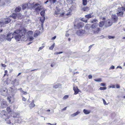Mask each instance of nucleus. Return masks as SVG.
<instances>
[{
    "label": "nucleus",
    "mask_w": 125,
    "mask_h": 125,
    "mask_svg": "<svg viewBox=\"0 0 125 125\" xmlns=\"http://www.w3.org/2000/svg\"><path fill=\"white\" fill-rule=\"evenodd\" d=\"M26 32V31L24 29H17L14 31L12 33V35L13 36H14L15 39L16 41H25L27 40L25 36Z\"/></svg>",
    "instance_id": "1"
},
{
    "label": "nucleus",
    "mask_w": 125,
    "mask_h": 125,
    "mask_svg": "<svg viewBox=\"0 0 125 125\" xmlns=\"http://www.w3.org/2000/svg\"><path fill=\"white\" fill-rule=\"evenodd\" d=\"M0 38V39H2V40H7L10 41L13 38V36L12 35V33H11L8 34L6 36L4 35H1Z\"/></svg>",
    "instance_id": "2"
},
{
    "label": "nucleus",
    "mask_w": 125,
    "mask_h": 125,
    "mask_svg": "<svg viewBox=\"0 0 125 125\" xmlns=\"http://www.w3.org/2000/svg\"><path fill=\"white\" fill-rule=\"evenodd\" d=\"M0 115L1 117L3 119H6L10 118V114L4 110L1 111L0 113Z\"/></svg>",
    "instance_id": "3"
},
{
    "label": "nucleus",
    "mask_w": 125,
    "mask_h": 125,
    "mask_svg": "<svg viewBox=\"0 0 125 125\" xmlns=\"http://www.w3.org/2000/svg\"><path fill=\"white\" fill-rule=\"evenodd\" d=\"M31 7L29 8V9L30 8L31 9L32 8H35V11L37 12H38L40 11L41 9V6L39 4L37 3L34 4V3H33L31 4Z\"/></svg>",
    "instance_id": "4"
},
{
    "label": "nucleus",
    "mask_w": 125,
    "mask_h": 125,
    "mask_svg": "<svg viewBox=\"0 0 125 125\" xmlns=\"http://www.w3.org/2000/svg\"><path fill=\"white\" fill-rule=\"evenodd\" d=\"M33 35V32L32 31H28L27 33L26 36H25L26 38H29V41H31L33 40L34 38L32 36ZM27 39V38H26Z\"/></svg>",
    "instance_id": "5"
},
{
    "label": "nucleus",
    "mask_w": 125,
    "mask_h": 125,
    "mask_svg": "<svg viewBox=\"0 0 125 125\" xmlns=\"http://www.w3.org/2000/svg\"><path fill=\"white\" fill-rule=\"evenodd\" d=\"M8 90L5 87H1L0 88V92L2 95L6 96L8 94Z\"/></svg>",
    "instance_id": "6"
},
{
    "label": "nucleus",
    "mask_w": 125,
    "mask_h": 125,
    "mask_svg": "<svg viewBox=\"0 0 125 125\" xmlns=\"http://www.w3.org/2000/svg\"><path fill=\"white\" fill-rule=\"evenodd\" d=\"M85 33V31L82 29H79L76 32L78 36H82L84 35Z\"/></svg>",
    "instance_id": "7"
},
{
    "label": "nucleus",
    "mask_w": 125,
    "mask_h": 125,
    "mask_svg": "<svg viewBox=\"0 0 125 125\" xmlns=\"http://www.w3.org/2000/svg\"><path fill=\"white\" fill-rule=\"evenodd\" d=\"M31 4L28 3H25L23 4L22 6V8L23 10H24L27 7V8L29 9V8L31 7ZM30 9V8H29ZM30 9H31L30 8Z\"/></svg>",
    "instance_id": "8"
},
{
    "label": "nucleus",
    "mask_w": 125,
    "mask_h": 125,
    "mask_svg": "<svg viewBox=\"0 0 125 125\" xmlns=\"http://www.w3.org/2000/svg\"><path fill=\"white\" fill-rule=\"evenodd\" d=\"M111 19L112 21H113V23L116 22L118 20V17L115 14L112 15Z\"/></svg>",
    "instance_id": "9"
},
{
    "label": "nucleus",
    "mask_w": 125,
    "mask_h": 125,
    "mask_svg": "<svg viewBox=\"0 0 125 125\" xmlns=\"http://www.w3.org/2000/svg\"><path fill=\"white\" fill-rule=\"evenodd\" d=\"M7 105V102L6 101H3L1 102V108H5Z\"/></svg>",
    "instance_id": "10"
},
{
    "label": "nucleus",
    "mask_w": 125,
    "mask_h": 125,
    "mask_svg": "<svg viewBox=\"0 0 125 125\" xmlns=\"http://www.w3.org/2000/svg\"><path fill=\"white\" fill-rule=\"evenodd\" d=\"M11 84L14 86L18 85L19 84V81L15 79L12 81Z\"/></svg>",
    "instance_id": "11"
},
{
    "label": "nucleus",
    "mask_w": 125,
    "mask_h": 125,
    "mask_svg": "<svg viewBox=\"0 0 125 125\" xmlns=\"http://www.w3.org/2000/svg\"><path fill=\"white\" fill-rule=\"evenodd\" d=\"M9 91L11 92V93L13 94H14L17 92V89L16 88L14 89L11 87H10L9 88Z\"/></svg>",
    "instance_id": "12"
},
{
    "label": "nucleus",
    "mask_w": 125,
    "mask_h": 125,
    "mask_svg": "<svg viewBox=\"0 0 125 125\" xmlns=\"http://www.w3.org/2000/svg\"><path fill=\"white\" fill-rule=\"evenodd\" d=\"M81 10L83 11H88L90 10L89 8L87 6H83L81 7Z\"/></svg>",
    "instance_id": "13"
},
{
    "label": "nucleus",
    "mask_w": 125,
    "mask_h": 125,
    "mask_svg": "<svg viewBox=\"0 0 125 125\" xmlns=\"http://www.w3.org/2000/svg\"><path fill=\"white\" fill-rule=\"evenodd\" d=\"M54 14L55 15H57V16L59 17H63L64 15V13H59V11H55V12Z\"/></svg>",
    "instance_id": "14"
},
{
    "label": "nucleus",
    "mask_w": 125,
    "mask_h": 125,
    "mask_svg": "<svg viewBox=\"0 0 125 125\" xmlns=\"http://www.w3.org/2000/svg\"><path fill=\"white\" fill-rule=\"evenodd\" d=\"M98 24L97 23H95L93 24L91 26V27L93 30H94V29L97 28L98 27Z\"/></svg>",
    "instance_id": "15"
},
{
    "label": "nucleus",
    "mask_w": 125,
    "mask_h": 125,
    "mask_svg": "<svg viewBox=\"0 0 125 125\" xmlns=\"http://www.w3.org/2000/svg\"><path fill=\"white\" fill-rule=\"evenodd\" d=\"M84 24L82 22L78 23L77 24V27L78 28H82L84 26Z\"/></svg>",
    "instance_id": "16"
},
{
    "label": "nucleus",
    "mask_w": 125,
    "mask_h": 125,
    "mask_svg": "<svg viewBox=\"0 0 125 125\" xmlns=\"http://www.w3.org/2000/svg\"><path fill=\"white\" fill-rule=\"evenodd\" d=\"M73 89L74 92V94H77L79 91V90L77 87H74Z\"/></svg>",
    "instance_id": "17"
},
{
    "label": "nucleus",
    "mask_w": 125,
    "mask_h": 125,
    "mask_svg": "<svg viewBox=\"0 0 125 125\" xmlns=\"http://www.w3.org/2000/svg\"><path fill=\"white\" fill-rule=\"evenodd\" d=\"M112 23L109 20H107L106 21V26L107 27L110 26L112 25Z\"/></svg>",
    "instance_id": "18"
},
{
    "label": "nucleus",
    "mask_w": 125,
    "mask_h": 125,
    "mask_svg": "<svg viewBox=\"0 0 125 125\" xmlns=\"http://www.w3.org/2000/svg\"><path fill=\"white\" fill-rule=\"evenodd\" d=\"M100 29L98 27L96 29H94V30H92L93 32L95 34L98 33L100 31Z\"/></svg>",
    "instance_id": "19"
},
{
    "label": "nucleus",
    "mask_w": 125,
    "mask_h": 125,
    "mask_svg": "<svg viewBox=\"0 0 125 125\" xmlns=\"http://www.w3.org/2000/svg\"><path fill=\"white\" fill-rule=\"evenodd\" d=\"M35 104H34V101L33 100L31 103L29 104V107L30 109H31L32 108L35 106Z\"/></svg>",
    "instance_id": "20"
},
{
    "label": "nucleus",
    "mask_w": 125,
    "mask_h": 125,
    "mask_svg": "<svg viewBox=\"0 0 125 125\" xmlns=\"http://www.w3.org/2000/svg\"><path fill=\"white\" fill-rule=\"evenodd\" d=\"M10 16L14 19H17L16 14L12 13L10 15Z\"/></svg>",
    "instance_id": "21"
},
{
    "label": "nucleus",
    "mask_w": 125,
    "mask_h": 125,
    "mask_svg": "<svg viewBox=\"0 0 125 125\" xmlns=\"http://www.w3.org/2000/svg\"><path fill=\"white\" fill-rule=\"evenodd\" d=\"M83 112L84 114L87 115L89 114L91 112V111L89 110L84 109L83 110Z\"/></svg>",
    "instance_id": "22"
},
{
    "label": "nucleus",
    "mask_w": 125,
    "mask_h": 125,
    "mask_svg": "<svg viewBox=\"0 0 125 125\" xmlns=\"http://www.w3.org/2000/svg\"><path fill=\"white\" fill-rule=\"evenodd\" d=\"M17 14V19H21L22 17V15L20 13H18Z\"/></svg>",
    "instance_id": "23"
},
{
    "label": "nucleus",
    "mask_w": 125,
    "mask_h": 125,
    "mask_svg": "<svg viewBox=\"0 0 125 125\" xmlns=\"http://www.w3.org/2000/svg\"><path fill=\"white\" fill-rule=\"evenodd\" d=\"M124 12L123 10V9L122 7L118 8L117 9V11L116 13H119L120 12Z\"/></svg>",
    "instance_id": "24"
},
{
    "label": "nucleus",
    "mask_w": 125,
    "mask_h": 125,
    "mask_svg": "<svg viewBox=\"0 0 125 125\" xmlns=\"http://www.w3.org/2000/svg\"><path fill=\"white\" fill-rule=\"evenodd\" d=\"M40 33V31H36L34 33V36L35 37H37L39 34Z\"/></svg>",
    "instance_id": "25"
},
{
    "label": "nucleus",
    "mask_w": 125,
    "mask_h": 125,
    "mask_svg": "<svg viewBox=\"0 0 125 125\" xmlns=\"http://www.w3.org/2000/svg\"><path fill=\"white\" fill-rule=\"evenodd\" d=\"M105 21H101L100 22L99 24V26L100 27H103L105 23Z\"/></svg>",
    "instance_id": "26"
},
{
    "label": "nucleus",
    "mask_w": 125,
    "mask_h": 125,
    "mask_svg": "<svg viewBox=\"0 0 125 125\" xmlns=\"http://www.w3.org/2000/svg\"><path fill=\"white\" fill-rule=\"evenodd\" d=\"M80 112L79 111H77L76 112L73 114L71 115V116H73L74 117V116H76L78 114H80Z\"/></svg>",
    "instance_id": "27"
},
{
    "label": "nucleus",
    "mask_w": 125,
    "mask_h": 125,
    "mask_svg": "<svg viewBox=\"0 0 125 125\" xmlns=\"http://www.w3.org/2000/svg\"><path fill=\"white\" fill-rule=\"evenodd\" d=\"M21 7H18L16 8L15 10V12H18L20 11L21 10Z\"/></svg>",
    "instance_id": "28"
},
{
    "label": "nucleus",
    "mask_w": 125,
    "mask_h": 125,
    "mask_svg": "<svg viewBox=\"0 0 125 125\" xmlns=\"http://www.w3.org/2000/svg\"><path fill=\"white\" fill-rule=\"evenodd\" d=\"M60 85L59 84H58L53 86V88H57L60 87Z\"/></svg>",
    "instance_id": "29"
},
{
    "label": "nucleus",
    "mask_w": 125,
    "mask_h": 125,
    "mask_svg": "<svg viewBox=\"0 0 125 125\" xmlns=\"http://www.w3.org/2000/svg\"><path fill=\"white\" fill-rule=\"evenodd\" d=\"M117 14V16H122L123 15L124 13L123 12H119V13H116Z\"/></svg>",
    "instance_id": "30"
},
{
    "label": "nucleus",
    "mask_w": 125,
    "mask_h": 125,
    "mask_svg": "<svg viewBox=\"0 0 125 125\" xmlns=\"http://www.w3.org/2000/svg\"><path fill=\"white\" fill-rule=\"evenodd\" d=\"M83 4L84 6H85L87 5V0H83Z\"/></svg>",
    "instance_id": "31"
},
{
    "label": "nucleus",
    "mask_w": 125,
    "mask_h": 125,
    "mask_svg": "<svg viewBox=\"0 0 125 125\" xmlns=\"http://www.w3.org/2000/svg\"><path fill=\"white\" fill-rule=\"evenodd\" d=\"M7 110L9 113L11 112L12 111V110L10 109V107H7Z\"/></svg>",
    "instance_id": "32"
},
{
    "label": "nucleus",
    "mask_w": 125,
    "mask_h": 125,
    "mask_svg": "<svg viewBox=\"0 0 125 125\" xmlns=\"http://www.w3.org/2000/svg\"><path fill=\"white\" fill-rule=\"evenodd\" d=\"M13 115H14L12 116V117L13 118L17 117H18L19 116L17 113H13Z\"/></svg>",
    "instance_id": "33"
},
{
    "label": "nucleus",
    "mask_w": 125,
    "mask_h": 125,
    "mask_svg": "<svg viewBox=\"0 0 125 125\" xmlns=\"http://www.w3.org/2000/svg\"><path fill=\"white\" fill-rule=\"evenodd\" d=\"M85 17L86 18L89 19L92 16L91 14H89L85 15Z\"/></svg>",
    "instance_id": "34"
},
{
    "label": "nucleus",
    "mask_w": 125,
    "mask_h": 125,
    "mask_svg": "<svg viewBox=\"0 0 125 125\" xmlns=\"http://www.w3.org/2000/svg\"><path fill=\"white\" fill-rule=\"evenodd\" d=\"M5 121H6L7 123L8 124H10L11 123L10 120V119H5Z\"/></svg>",
    "instance_id": "35"
},
{
    "label": "nucleus",
    "mask_w": 125,
    "mask_h": 125,
    "mask_svg": "<svg viewBox=\"0 0 125 125\" xmlns=\"http://www.w3.org/2000/svg\"><path fill=\"white\" fill-rule=\"evenodd\" d=\"M94 81L96 82H101L102 81V80L101 79H94Z\"/></svg>",
    "instance_id": "36"
},
{
    "label": "nucleus",
    "mask_w": 125,
    "mask_h": 125,
    "mask_svg": "<svg viewBox=\"0 0 125 125\" xmlns=\"http://www.w3.org/2000/svg\"><path fill=\"white\" fill-rule=\"evenodd\" d=\"M55 43H54L53 44H52L50 47L49 49L51 50H52L54 46Z\"/></svg>",
    "instance_id": "37"
},
{
    "label": "nucleus",
    "mask_w": 125,
    "mask_h": 125,
    "mask_svg": "<svg viewBox=\"0 0 125 125\" xmlns=\"http://www.w3.org/2000/svg\"><path fill=\"white\" fill-rule=\"evenodd\" d=\"M11 21V20L10 19H7L5 21V23L6 24H8Z\"/></svg>",
    "instance_id": "38"
},
{
    "label": "nucleus",
    "mask_w": 125,
    "mask_h": 125,
    "mask_svg": "<svg viewBox=\"0 0 125 125\" xmlns=\"http://www.w3.org/2000/svg\"><path fill=\"white\" fill-rule=\"evenodd\" d=\"M45 13V11L44 10H43L41 11L40 12L41 15L42 16H44V14Z\"/></svg>",
    "instance_id": "39"
},
{
    "label": "nucleus",
    "mask_w": 125,
    "mask_h": 125,
    "mask_svg": "<svg viewBox=\"0 0 125 125\" xmlns=\"http://www.w3.org/2000/svg\"><path fill=\"white\" fill-rule=\"evenodd\" d=\"M57 0H50L49 1L51 3H54Z\"/></svg>",
    "instance_id": "40"
},
{
    "label": "nucleus",
    "mask_w": 125,
    "mask_h": 125,
    "mask_svg": "<svg viewBox=\"0 0 125 125\" xmlns=\"http://www.w3.org/2000/svg\"><path fill=\"white\" fill-rule=\"evenodd\" d=\"M107 89L106 87H100L99 88V89L101 90H104L106 89Z\"/></svg>",
    "instance_id": "41"
},
{
    "label": "nucleus",
    "mask_w": 125,
    "mask_h": 125,
    "mask_svg": "<svg viewBox=\"0 0 125 125\" xmlns=\"http://www.w3.org/2000/svg\"><path fill=\"white\" fill-rule=\"evenodd\" d=\"M21 93L23 94L26 95L27 94V93L26 92H24L23 91H21Z\"/></svg>",
    "instance_id": "42"
},
{
    "label": "nucleus",
    "mask_w": 125,
    "mask_h": 125,
    "mask_svg": "<svg viewBox=\"0 0 125 125\" xmlns=\"http://www.w3.org/2000/svg\"><path fill=\"white\" fill-rule=\"evenodd\" d=\"M68 95H65L63 97V99L64 100H65L68 98Z\"/></svg>",
    "instance_id": "43"
},
{
    "label": "nucleus",
    "mask_w": 125,
    "mask_h": 125,
    "mask_svg": "<svg viewBox=\"0 0 125 125\" xmlns=\"http://www.w3.org/2000/svg\"><path fill=\"white\" fill-rule=\"evenodd\" d=\"M89 26V25L88 24H86L85 27V29H88L90 27V26Z\"/></svg>",
    "instance_id": "44"
},
{
    "label": "nucleus",
    "mask_w": 125,
    "mask_h": 125,
    "mask_svg": "<svg viewBox=\"0 0 125 125\" xmlns=\"http://www.w3.org/2000/svg\"><path fill=\"white\" fill-rule=\"evenodd\" d=\"M97 21V20L96 19H95L94 20H93L92 21H91V22L92 23H93Z\"/></svg>",
    "instance_id": "45"
},
{
    "label": "nucleus",
    "mask_w": 125,
    "mask_h": 125,
    "mask_svg": "<svg viewBox=\"0 0 125 125\" xmlns=\"http://www.w3.org/2000/svg\"><path fill=\"white\" fill-rule=\"evenodd\" d=\"M115 68V66L113 65H112L110 68L109 69H113Z\"/></svg>",
    "instance_id": "46"
},
{
    "label": "nucleus",
    "mask_w": 125,
    "mask_h": 125,
    "mask_svg": "<svg viewBox=\"0 0 125 125\" xmlns=\"http://www.w3.org/2000/svg\"><path fill=\"white\" fill-rule=\"evenodd\" d=\"M108 37L109 39H114V37L112 36H108Z\"/></svg>",
    "instance_id": "47"
},
{
    "label": "nucleus",
    "mask_w": 125,
    "mask_h": 125,
    "mask_svg": "<svg viewBox=\"0 0 125 125\" xmlns=\"http://www.w3.org/2000/svg\"><path fill=\"white\" fill-rule=\"evenodd\" d=\"M4 0H1V1H0V3L2 4H3L4 3Z\"/></svg>",
    "instance_id": "48"
},
{
    "label": "nucleus",
    "mask_w": 125,
    "mask_h": 125,
    "mask_svg": "<svg viewBox=\"0 0 125 125\" xmlns=\"http://www.w3.org/2000/svg\"><path fill=\"white\" fill-rule=\"evenodd\" d=\"M81 20H82V21H83L84 22L86 23L87 22V20H86L83 19H81Z\"/></svg>",
    "instance_id": "49"
},
{
    "label": "nucleus",
    "mask_w": 125,
    "mask_h": 125,
    "mask_svg": "<svg viewBox=\"0 0 125 125\" xmlns=\"http://www.w3.org/2000/svg\"><path fill=\"white\" fill-rule=\"evenodd\" d=\"M44 19L45 18H43L42 19H40V21L42 23H43V22L44 21Z\"/></svg>",
    "instance_id": "50"
},
{
    "label": "nucleus",
    "mask_w": 125,
    "mask_h": 125,
    "mask_svg": "<svg viewBox=\"0 0 125 125\" xmlns=\"http://www.w3.org/2000/svg\"><path fill=\"white\" fill-rule=\"evenodd\" d=\"M55 63L54 62H53L51 64V66L52 67H53L55 65Z\"/></svg>",
    "instance_id": "51"
},
{
    "label": "nucleus",
    "mask_w": 125,
    "mask_h": 125,
    "mask_svg": "<svg viewBox=\"0 0 125 125\" xmlns=\"http://www.w3.org/2000/svg\"><path fill=\"white\" fill-rule=\"evenodd\" d=\"M22 100L23 101H25L26 100V99L24 97H22Z\"/></svg>",
    "instance_id": "52"
},
{
    "label": "nucleus",
    "mask_w": 125,
    "mask_h": 125,
    "mask_svg": "<svg viewBox=\"0 0 125 125\" xmlns=\"http://www.w3.org/2000/svg\"><path fill=\"white\" fill-rule=\"evenodd\" d=\"M103 103L104 105H106V103L105 100L104 99H103Z\"/></svg>",
    "instance_id": "53"
},
{
    "label": "nucleus",
    "mask_w": 125,
    "mask_h": 125,
    "mask_svg": "<svg viewBox=\"0 0 125 125\" xmlns=\"http://www.w3.org/2000/svg\"><path fill=\"white\" fill-rule=\"evenodd\" d=\"M102 86H104L106 84L105 83H101L100 84Z\"/></svg>",
    "instance_id": "54"
},
{
    "label": "nucleus",
    "mask_w": 125,
    "mask_h": 125,
    "mask_svg": "<svg viewBox=\"0 0 125 125\" xmlns=\"http://www.w3.org/2000/svg\"><path fill=\"white\" fill-rule=\"evenodd\" d=\"M1 64L2 66L4 67H5L6 66V65L5 64H4L2 63H1Z\"/></svg>",
    "instance_id": "55"
},
{
    "label": "nucleus",
    "mask_w": 125,
    "mask_h": 125,
    "mask_svg": "<svg viewBox=\"0 0 125 125\" xmlns=\"http://www.w3.org/2000/svg\"><path fill=\"white\" fill-rule=\"evenodd\" d=\"M29 73V71L28 69H27L25 71V72H24L25 73Z\"/></svg>",
    "instance_id": "56"
},
{
    "label": "nucleus",
    "mask_w": 125,
    "mask_h": 125,
    "mask_svg": "<svg viewBox=\"0 0 125 125\" xmlns=\"http://www.w3.org/2000/svg\"><path fill=\"white\" fill-rule=\"evenodd\" d=\"M88 78L89 79H91L92 78V76L91 75H89L88 76Z\"/></svg>",
    "instance_id": "57"
},
{
    "label": "nucleus",
    "mask_w": 125,
    "mask_h": 125,
    "mask_svg": "<svg viewBox=\"0 0 125 125\" xmlns=\"http://www.w3.org/2000/svg\"><path fill=\"white\" fill-rule=\"evenodd\" d=\"M116 88H120V86L119 85L117 84L116 85Z\"/></svg>",
    "instance_id": "58"
},
{
    "label": "nucleus",
    "mask_w": 125,
    "mask_h": 125,
    "mask_svg": "<svg viewBox=\"0 0 125 125\" xmlns=\"http://www.w3.org/2000/svg\"><path fill=\"white\" fill-rule=\"evenodd\" d=\"M67 107H65L63 109H62V110L63 111H65L66 110V109L67 108Z\"/></svg>",
    "instance_id": "59"
},
{
    "label": "nucleus",
    "mask_w": 125,
    "mask_h": 125,
    "mask_svg": "<svg viewBox=\"0 0 125 125\" xmlns=\"http://www.w3.org/2000/svg\"><path fill=\"white\" fill-rule=\"evenodd\" d=\"M56 38V36H55L54 37L52 38V40H54Z\"/></svg>",
    "instance_id": "60"
},
{
    "label": "nucleus",
    "mask_w": 125,
    "mask_h": 125,
    "mask_svg": "<svg viewBox=\"0 0 125 125\" xmlns=\"http://www.w3.org/2000/svg\"><path fill=\"white\" fill-rule=\"evenodd\" d=\"M54 54L58 55V54H59V52H56L54 53Z\"/></svg>",
    "instance_id": "61"
},
{
    "label": "nucleus",
    "mask_w": 125,
    "mask_h": 125,
    "mask_svg": "<svg viewBox=\"0 0 125 125\" xmlns=\"http://www.w3.org/2000/svg\"><path fill=\"white\" fill-rule=\"evenodd\" d=\"M43 47V46H42L41 47H40L39 48V50H41L42 49Z\"/></svg>",
    "instance_id": "62"
},
{
    "label": "nucleus",
    "mask_w": 125,
    "mask_h": 125,
    "mask_svg": "<svg viewBox=\"0 0 125 125\" xmlns=\"http://www.w3.org/2000/svg\"><path fill=\"white\" fill-rule=\"evenodd\" d=\"M117 68H119L120 69H122V67L121 66H117Z\"/></svg>",
    "instance_id": "63"
},
{
    "label": "nucleus",
    "mask_w": 125,
    "mask_h": 125,
    "mask_svg": "<svg viewBox=\"0 0 125 125\" xmlns=\"http://www.w3.org/2000/svg\"><path fill=\"white\" fill-rule=\"evenodd\" d=\"M100 37L101 39H102V38H104V37L102 35V36H101Z\"/></svg>",
    "instance_id": "64"
}]
</instances>
